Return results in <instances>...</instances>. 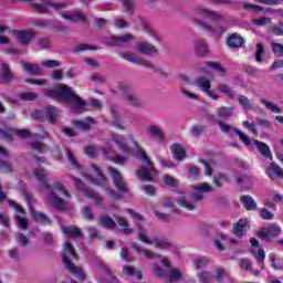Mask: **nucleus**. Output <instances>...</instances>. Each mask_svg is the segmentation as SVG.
<instances>
[{"mask_svg": "<svg viewBox=\"0 0 283 283\" xmlns=\"http://www.w3.org/2000/svg\"><path fill=\"white\" fill-rule=\"evenodd\" d=\"M45 96H49V98H53L54 101H63L64 103H70L75 114H83L87 107V102L81 98V96L76 95L72 86L65 84H61L54 90L45 91Z\"/></svg>", "mask_w": 283, "mask_h": 283, "instance_id": "nucleus-1", "label": "nucleus"}, {"mask_svg": "<svg viewBox=\"0 0 283 283\" xmlns=\"http://www.w3.org/2000/svg\"><path fill=\"white\" fill-rule=\"evenodd\" d=\"M198 19H208L209 21H222V14L219 12H216L211 9L207 8H197L192 12V20L201 28V30H205L208 32V34H211V36H222L227 32V29L222 25H218L217 28L211 27L209 23L198 20Z\"/></svg>", "mask_w": 283, "mask_h": 283, "instance_id": "nucleus-2", "label": "nucleus"}, {"mask_svg": "<svg viewBox=\"0 0 283 283\" xmlns=\"http://www.w3.org/2000/svg\"><path fill=\"white\" fill-rule=\"evenodd\" d=\"M213 191H216V189L207 182L197 184L192 186L191 200L187 199L185 195H179V197L176 198V202L179 207H182V209L193 211V209H196V202L202 200L205 193H213Z\"/></svg>", "mask_w": 283, "mask_h": 283, "instance_id": "nucleus-3", "label": "nucleus"}, {"mask_svg": "<svg viewBox=\"0 0 283 283\" xmlns=\"http://www.w3.org/2000/svg\"><path fill=\"white\" fill-rule=\"evenodd\" d=\"M112 143L114 145H117L119 151H123V154H127L128 156L132 154V148L127 146V142H125V137L118 134H113L111 139L108 140V145L102 148V153H103V156H105V158H108L113 163H116V165H123V163H125L127 158L120 155H116V151L112 149Z\"/></svg>", "mask_w": 283, "mask_h": 283, "instance_id": "nucleus-4", "label": "nucleus"}, {"mask_svg": "<svg viewBox=\"0 0 283 283\" xmlns=\"http://www.w3.org/2000/svg\"><path fill=\"white\" fill-rule=\"evenodd\" d=\"M135 147H137L138 151L142 155V161L144 163V165H146L142 166L140 169L137 170V178H139L142 182H153L154 178L158 176V172L154 167V163H151L149 156H147V153H145V150L142 149L138 143H135Z\"/></svg>", "mask_w": 283, "mask_h": 283, "instance_id": "nucleus-5", "label": "nucleus"}, {"mask_svg": "<svg viewBox=\"0 0 283 283\" xmlns=\"http://www.w3.org/2000/svg\"><path fill=\"white\" fill-rule=\"evenodd\" d=\"M63 251L64 254L62 255V260L67 271H70L73 275H76V277H78L80 280H85V273H83V269L77 268L72 262V260H76V252L74 251V245L66 241L63 245Z\"/></svg>", "mask_w": 283, "mask_h": 283, "instance_id": "nucleus-6", "label": "nucleus"}, {"mask_svg": "<svg viewBox=\"0 0 283 283\" xmlns=\"http://www.w3.org/2000/svg\"><path fill=\"white\" fill-rule=\"evenodd\" d=\"M282 233V228L277 223H271L268 227L261 228L258 231V238L260 240H264L265 242H269L270 240H273V238H277Z\"/></svg>", "mask_w": 283, "mask_h": 283, "instance_id": "nucleus-7", "label": "nucleus"}, {"mask_svg": "<svg viewBox=\"0 0 283 283\" xmlns=\"http://www.w3.org/2000/svg\"><path fill=\"white\" fill-rule=\"evenodd\" d=\"M9 207L14 209L18 213L14 216V220H15V223L18 224V227L20 229H23V231H25V229H28V227H30V222L28 221V218H24L25 210H23V208L13 200H9Z\"/></svg>", "mask_w": 283, "mask_h": 283, "instance_id": "nucleus-8", "label": "nucleus"}, {"mask_svg": "<svg viewBox=\"0 0 283 283\" xmlns=\"http://www.w3.org/2000/svg\"><path fill=\"white\" fill-rule=\"evenodd\" d=\"M221 132H223V134H228V136H239L240 140L244 144V145H249V137H247V135L244 133H242V130L222 122V120H218L217 122Z\"/></svg>", "mask_w": 283, "mask_h": 283, "instance_id": "nucleus-9", "label": "nucleus"}, {"mask_svg": "<svg viewBox=\"0 0 283 283\" xmlns=\"http://www.w3.org/2000/svg\"><path fill=\"white\" fill-rule=\"evenodd\" d=\"M195 85H197L199 90L203 92V94H206L210 98H213V101H218V98H220V96H218L216 92L211 91V81L209 78L205 76L197 77L195 80Z\"/></svg>", "mask_w": 283, "mask_h": 283, "instance_id": "nucleus-10", "label": "nucleus"}, {"mask_svg": "<svg viewBox=\"0 0 283 283\" xmlns=\"http://www.w3.org/2000/svg\"><path fill=\"white\" fill-rule=\"evenodd\" d=\"M120 57L125 61H128V63H134V65H142L143 67H154L151 65V61L137 56L136 53H133L132 51H126L120 54Z\"/></svg>", "mask_w": 283, "mask_h": 283, "instance_id": "nucleus-11", "label": "nucleus"}, {"mask_svg": "<svg viewBox=\"0 0 283 283\" xmlns=\"http://www.w3.org/2000/svg\"><path fill=\"white\" fill-rule=\"evenodd\" d=\"M71 179L75 184L76 189H78L80 191H83L86 198H91V200H95V202L97 203L101 202L102 199L98 197V193L94 192L90 188H86L85 184H83V181L80 178L71 176Z\"/></svg>", "mask_w": 283, "mask_h": 283, "instance_id": "nucleus-12", "label": "nucleus"}, {"mask_svg": "<svg viewBox=\"0 0 283 283\" xmlns=\"http://www.w3.org/2000/svg\"><path fill=\"white\" fill-rule=\"evenodd\" d=\"M108 174L113 179L114 187H116L118 191H122V192L127 191V184H125L123 176H120V172L117 169L113 167H108Z\"/></svg>", "mask_w": 283, "mask_h": 283, "instance_id": "nucleus-13", "label": "nucleus"}, {"mask_svg": "<svg viewBox=\"0 0 283 283\" xmlns=\"http://www.w3.org/2000/svg\"><path fill=\"white\" fill-rule=\"evenodd\" d=\"M132 41H134V35L132 33H127L122 36H112L106 43L111 48H120L122 45H129Z\"/></svg>", "mask_w": 283, "mask_h": 283, "instance_id": "nucleus-14", "label": "nucleus"}, {"mask_svg": "<svg viewBox=\"0 0 283 283\" xmlns=\"http://www.w3.org/2000/svg\"><path fill=\"white\" fill-rule=\"evenodd\" d=\"M136 50L139 54H145L146 56H156L158 54V49L149 42L137 43Z\"/></svg>", "mask_w": 283, "mask_h": 283, "instance_id": "nucleus-15", "label": "nucleus"}, {"mask_svg": "<svg viewBox=\"0 0 283 283\" xmlns=\"http://www.w3.org/2000/svg\"><path fill=\"white\" fill-rule=\"evenodd\" d=\"M93 171H94L93 176L86 175L88 182L103 187L105 185V177L103 176V172H101V169L96 165L93 166Z\"/></svg>", "mask_w": 283, "mask_h": 283, "instance_id": "nucleus-16", "label": "nucleus"}, {"mask_svg": "<svg viewBox=\"0 0 283 283\" xmlns=\"http://www.w3.org/2000/svg\"><path fill=\"white\" fill-rule=\"evenodd\" d=\"M253 145H255L258 151L261 154V156H263V158L266 160H273V153L271 151V147H269V145L258 139L253 140Z\"/></svg>", "mask_w": 283, "mask_h": 283, "instance_id": "nucleus-17", "label": "nucleus"}, {"mask_svg": "<svg viewBox=\"0 0 283 283\" xmlns=\"http://www.w3.org/2000/svg\"><path fill=\"white\" fill-rule=\"evenodd\" d=\"M62 19H65L66 21H73V23H87V18L83 12H74L69 11L66 13H62Z\"/></svg>", "mask_w": 283, "mask_h": 283, "instance_id": "nucleus-18", "label": "nucleus"}, {"mask_svg": "<svg viewBox=\"0 0 283 283\" xmlns=\"http://www.w3.org/2000/svg\"><path fill=\"white\" fill-rule=\"evenodd\" d=\"M226 43L228 48L235 50L244 45V38H242V35H240L239 33H232L227 38Z\"/></svg>", "mask_w": 283, "mask_h": 283, "instance_id": "nucleus-19", "label": "nucleus"}, {"mask_svg": "<svg viewBox=\"0 0 283 283\" xmlns=\"http://www.w3.org/2000/svg\"><path fill=\"white\" fill-rule=\"evenodd\" d=\"M136 25H140V30H143L146 34H149V36H156V30L151 28V24H149V21L147 19L137 15L135 19Z\"/></svg>", "mask_w": 283, "mask_h": 283, "instance_id": "nucleus-20", "label": "nucleus"}, {"mask_svg": "<svg viewBox=\"0 0 283 283\" xmlns=\"http://www.w3.org/2000/svg\"><path fill=\"white\" fill-rule=\"evenodd\" d=\"M1 158H8V150L0 146V171L1 174H12V163L1 160Z\"/></svg>", "mask_w": 283, "mask_h": 283, "instance_id": "nucleus-21", "label": "nucleus"}, {"mask_svg": "<svg viewBox=\"0 0 283 283\" xmlns=\"http://www.w3.org/2000/svg\"><path fill=\"white\" fill-rule=\"evenodd\" d=\"M46 196L49 202H51L54 209H57L59 211H63V209H65V200L56 196V192H54V190H51Z\"/></svg>", "mask_w": 283, "mask_h": 283, "instance_id": "nucleus-22", "label": "nucleus"}, {"mask_svg": "<svg viewBox=\"0 0 283 283\" xmlns=\"http://www.w3.org/2000/svg\"><path fill=\"white\" fill-rule=\"evenodd\" d=\"M147 134L155 143H163L165 140V133L158 126H149Z\"/></svg>", "mask_w": 283, "mask_h": 283, "instance_id": "nucleus-23", "label": "nucleus"}, {"mask_svg": "<svg viewBox=\"0 0 283 283\" xmlns=\"http://www.w3.org/2000/svg\"><path fill=\"white\" fill-rule=\"evenodd\" d=\"M15 39L21 45H30L32 39H34V32L32 31H17Z\"/></svg>", "mask_w": 283, "mask_h": 283, "instance_id": "nucleus-24", "label": "nucleus"}, {"mask_svg": "<svg viewBox=\"0 0 283 283\" xmlns=\"http://www.w3.org/2000/svg\"><path fill=\"white\" fill-rule=\"evenodd\" d=\"M64 235H66V238H71V239H76V238H83V232L81 231V229L74 227V226H62L61 227Z\"/></svg>", "mask_w": 283, "mask_h": 283, "instance_id": "nucleus-25", "label": "nucleus"}, {"mask_svg": "<svg viewBox=\"0 0 283 283\" xmlns=\"http://www.w3.org/2000/svg\"><path fill=\"white\" fill-rule=\"evenodd\" d=\"M251 255H253L254 260L258 262L259 266H264V260H266V253L262 248H251Z\"/></svg>", "mask_w": 283, "mask_h": 283, "instance_id": "nucleus-26", "label": "nucleus"}, {"mask_svg": "<svg viewBox=\"0 0 283 283\" xmlns=\"http://www.w3.org/2000/svg\"><path fill=\"white\" fill-rule=\"evenodd\" d=\"M38 181H40L42 189H50V184L48 182V172L44 169L38 168L33 171Z\"/></svg>", "mask_w": 283, "mask_h": 283, "instance_id": "nucleus-27", "label": "nucleus"}, {"mask_svg": "<svg viewBox=\"0 0 283 283\" xmlns=\"http://www.w3.org/2000/svg\"><path fill=\"white\" fill-rule=\"evenodd\" d=\"M170 151L175 160H185V157L187 156L185 148L179 144H172L170 146Z\"/></svg>", "mask_w": 283, "mask_h": 283, "instance_id": "nucleus-28", "label": "nucleus"}, {"mask_svg": "<svg viewBox=\"0 0 283 283\" xmlns=\"http://www.w3.org/2000/svg\"><path fill=\"white\" fill-rule=\"evenodd\" d=\"M247 224H249L247 219H240L238 223L233 224V234L235 238H242L244 235V231H247Z\"/></svg>", "mask_w": 283, "mask_h": 283, "instance_id": "nucleus-29", "label": "nucleus"}, {"mask_svg": "<svg viewBox=\"0 0 283 283\" xmlns=\"http://www.w3.org/2000/svg\"><path fill=\"white\" fill-rule=\"evenodd\" d=\"M112 116H113V125L116 129H125L123 125V119H120V114L118 113V106L112 105L111 107Z\"/></svg>", "mask_w": 283, "mask_h": 283, "instance_id": "nucleus-30", "label": "nucleus"}, {"mask_svg": "<svg viewBox=\"0 0 283 283\" xmlns=\"http://www.w3.org/2000/svg\"><path fill=\"white\" fill-rule=\"evenodd\" d=\"M123 273L128 277H135V280H143V272L140 270H136L134 266L124 265Z\"/></svg>", "mask_w": 283, "mask_h": 283, "instance_id": "nucleus-31", "label": "nucleus"}, {"mask_svg": "<svg viewBox=\"0 0 283 283\" xmlns=\"http://www.w3.org/2000/svg\"><path fill=\"white\" fill-rule=\"evenodd\" d=\"M116 222L118 224V227H120V231L125 234V235H130V233H134V229L129 228V221H127V219L123 218V217H117Z\"/></svg>", "mask_w": 283, "mask_h": 283, "instance_id": "nucleus-32", "label": "nucleus"}, {"mask_svg": "<svg viewBox=\"0 0 283 283\" xmlns=\"http://www.w3.org/2000/svg\"><path fill=\"white\" fill-rule=\"evenodd\" d=\"M75 127H78V129H82L83 132H87L91 129L90 125H96V119L92 117H86L84 120H76L74 122Z\"/></svg>", "mask_w": 283, "mask_h": 283, "instance_id": "nucleus-33", "label": "nucleus"}, {"mask_svg": "<svg viewBox=\"0 0 283 283\" xmlns=\"http://www.w3.org/2000/svg\"><path fill=\"white\" fill-rule=\"evenodd\" d=\"M31 216L33 220L40 224H52V220H50V218H48L43 212L31 210Z\"/></svg>", "mask_w": 283, "mask_h": 283, "instance_id": "nucleus-34", "label": "nucleus"}, {"mask_svg": "<svg viewBox=\"0 0 283 283\" xmlns=\"http://www.w3.org/2000/svg\"><path fill=\"white\" fill-rule=\"evenodd\" d=\"M61 111L54 106H48L45 108V117L50 123H56V118H59Z\"/></svg>", "mask_w": 283, "mask_h": 283, "instance_id": "nucleus-35", "label": "nucleus"}, {"mask_svg": "<svg viewBox=\"0 0 283 283\" xmlns=\"http://www.w3.org/2000/svg\"><path fill=\"white\" fill-rule=\"evenodd\" d=\"M137 227L139 229L137 240H139L144 244H154V240L149 239L147 229L143 228V226L140 224H137Z\"/></svg>", "mask_w": 283, "mask_h": 283, "instance_id": "nucleus-36", "label": "nucleus"}, {"mask_svg": "<svg viewBox=\"0 0 283 283\" xmlns=\"http://www.w3.org/2000/svg\"><path fill=\"white\" fill-rule=\"evenodd\" d=\"M22 67L27 74H31L32 76H38L41 74V66L38 64L24 63L22 64Z\"/></svg>", "mask_w": 283, "mask_h": 283, "instance_id": "nucleus-37", "label": "nucleus"}, {"mask_svg": "<svg viewBox=\"0 0 283 283\" xmlns=\"http://www.w3.org/2000/svg\"><path fill=\"white\" fill-rule=\"evenodd\" d=\"M195 52L198 54V56H205L209 50L207 49V42L203 40H197L195 42Z\"/></svg>", "mask_w": 283, "mask_h": 283, "instance_id": "nucleus-38", "label": "nucleus"}, {"mask_svg": "<svg viewBox=\"0 0 283 283\" xmlns=\"http://www.w3.org/2000/svg\"><path fill=\"white\" fill-rule=\"evenodd\" d=\"M98 222L101 227H104V229H114V227H116V221H114L109 216L99 217Z\"/></svg>", "mask_w": 283, "mask_h": 283, "instance_id": "nucleus-39", "label": "nucleus"}, {"mask_svg": "<svg viewBox=\"0 0 283 283\" xmlns=\"http://www.w3.org/2000/svg\"><path fill=\"white\" fill-rule=\"evenodd\" d=\"M132 248L134 249V251H137V253L145 255V258H147V260H154V258H156V254L151 252V250H147V249H143V247L134 243L132 245Z\"/></svg>", "mask_w": 283, "mask_h": 283, "instance_id": "nucleus-40", "label": "nucleus"}, {"mask_svg": "<svg viewBox=\"0 0 283 283\" xmlns=\"http://www.w3.org/2000/svg\"><path fill=\"white\" fill-rule=\"evenodd\" d=\"M260 103L264 105V107H266L270 112H272V114H282V108L273 104L271 101L261 98Z\"/></svg>", "mask_w": 283, "mask_h": 283, "instance_id": "nucleus-41", "label": "nucleus"}, {"mask_svg": "<svg viewBox=\"0 0 283 283\" xmlns=\"http://www.w3.org/2000/svg\"><path fill=\"white\" fill-rule=\"evenodd\" d=\"M153 244H154L155 249H171L174 247L171 244V242H169V240L158 239V238H155L153 240Z\"/></svg>", "mask_w": 283, "mask_h": 283, "instance_id": "nucleus-42", "label": "nucleus"}, {"mask_svg": "<svg viewBox=\"0 0 283 283\" xmlns=\"http://www.w3.org/2000/svg\"><path fill=\"white\" fill-rule=\"evenodd\" d=\"M234 108L233 107H220L217 109V114L219 118H231L233 116Z\"/></svg>", "mask_w": 283, "mask_h": 283, "instance_id": "nucleus-43", "label": "nucleus"}, {"mask_svg": "<svg viewBox=\"0 0 283 283\" xmlns=\"http://www.w3.org/2000/svg\"><path fill=\"white\" fill-rule=\"evenodd\" d=\"M207 67L214 70L219 74V76H224V74H227V69H224L218 62H207Z\"/></svg>", "mask_w": 283, "mask_h": 283, "instance_id": "nucleus-44", "label": "nucleus"}, {"mask_svg": "<svg viewBox=\"0 0 283 283\" xmlns=\"http://www.w3.org/2000/svg\"><path fill=\"white\" fill-rule=\"evenodd\" d=\"M218 90L221 92V94H226L228 98H235V92H233V88L230 87L227 84H219Z\"/></svg>", "mask_w": 283, "mask_h": 283, "instance_id": "nucleus-45", "label": "nucleus"}, {"mask_svg": "<svg viewBox=\"0 0 283 283\" xmlns=\"http://www.w3.org/2000/svg\"><path fill=\"white\" fill-rule=\"evenodd\" d=\"M53 189L60 193V196H63L65 200H70L71 196L67 189H65V185L62 182H57L53 186Z\"/></svg>", "mask_w": 283, "mask_h": 283, "instance_id": "nucleus-46", "label": "nucleus"}, {"mask_svg": "<svg viewBox=\"0 0 283 283\" xmlns=\"http://www.w3.org/2000/svg\"><path fill=\"white\" fill-rule=\"evenodd\" d=\"M125 96L127 103L130 104L133 107H139V105H143V102H140L135 93H126Z\"/></svg>", "mask_w": 283, "mask_h": 283, "instance_id": "nucleus-47", "label": "nucleus"}, {"mask_svg": "<svg viewBox=\"0 0 283 283\" xmlns=\"http://www.w3.org/2000/svg\"><path fill=\"white\" fill-rule=\"evenodd\" d=\"M1 80L4 83H10V81L12 80V72H10V65L8 64L2 65Z\"/></svg>", "mask_w": 283, "mask_h": 283, "instance_id": "nucleus-48", "label": "nucleus"}, {"mask_svg": "<svg viewBox=\"0 0 283 283\" xmlns=\"http://www.w3.org/2000/svg\"><path fill=\"white\" fill-rule=\"evenodd\" d=\"M227 181H229V177L224 174H219L213 177V185L218 188L222 187Z\"/></svg>", "mask_w": 283, "mask_h": 283, "instance_id": "nucleus-49", "label": "nucleus"}, {"mask_svg": "<svg viewBox=\"0 0 283 283\" xmlns=\"http://www.w3.org/2000/svg\"><path fill=\"white\" fill-rule=\"evenodd\" d=\"M10 134H15L19 138H30L31 133L29 129H17L11 128L9 129Z\"/></svg>", "mask_w": 283, "mask_h": 283, "instance_id": "nucleus-50", "label": "nucleus"}, {"mask_svg": "<svg viewBox=\"0 0 283 283\" xmlns=\"http://www.w3.org/2000/svg\"><path fill=\"white\" fill-rule=\"evenodd\" d=\"M202 132H205V125L202 124H197L190 127V133L195 138L202 136Z\"/></svg>", "mask_w": 283, "mask_h": 283, "instance_id": "nucleus-51", "label": "nucleus"}, {"mask_svg": "<svg viewBox=\"0 0 283 283\" xmlns=\"http://www.w3.org/2000/svg\"><path fill=\"white\" fill-rule=\"evenodd\" d=\"M166 277H168L169 282H178V280L182 277V274L180 273V271L171 269L170 272L167 273Z\"/></svg>", "mask_w": 283, "mask_h": 283, "instance_id": "nucleus-52", "label": "nucleus"}, {"mask_svg": "<svg viewBox=\"0 0 283 283\" xmlns=\"http://www.w3.org/2000/svg\"><path fill=\"white\" fill-rule=\"evenodd\" d=\"M198 277L200 283H211L213 281V276L207 271H201Z\"/></svg>", "mask_w": 283, "mask_h": 283, "instance_id": "nucleus-53", "label": "nucleus"}, {"mask_svg": "<svg viewBox=\"0 0 283 283\" xmlns=\"http://www.w3.org/2000/svg\"><path fill=\"white\" fill-rule=\"evenodd\" d=\"M259 216L262 220H273V218H275V214H273L266 208L259 209Z\"/></svg>", "mask_w": 283, "mask_h": 283, "instance_id": "nucleus-54", "label": "nucleus"}, {"mask_svg": "<svg viewBox=\"0 0 283 283\" xmlns=\"http://www.w3.org/2000/svg\"><path fill=\"white\" fill-rule=\"evenodd\" d=\"M31 147L35 151H40V154H45V151H48V146H45V144H43L41 142H33L31 144Z\"/></svg>", "mask_w": 283, "mask_h": 283, "instance_id": "nucleus-55", "label": "nucleus"}, {"mask_svg": "<svg viewBox=\"0 0 283 283\" xmlns=\"http://www.w3.org/2000/svg\"><path fill=\"white\" fill-rule=\"evenodd\" d=\"M209 264V259L207 256H201L195 261L196 269H205Z\"/></svg>", "mask_w": 283, "mask_h": 283, "instance_id": "nucleus-56", "label": "nucleus"}, {"mask_svg": "<svg viewBox=\"0 0 283 283\" xmlns=\"http://www.w3.org/2000/svg\"><path fill=\"white\" fill-rule=\"evenodd\" d=\"M41 65L43 67H48L49 70H52L54 67H61V63L56 60L43 61V62H41Z\"/></svg>", "mask_w": 283, "mask_h": 283, "instance_id": "nucleus-57", "label": "nucleus"}, {"mask_svg": "<svg viewBox=\"0 0 283 283\" xmlns=\"http://www.w3.org/2000/svg\"><path fill=\"white\" fill-rule=\"evenodd\" d=\"M264 54V44L258 43L256 44V52H255V61L258 63H262V55Z\"/></svg>", "mask_w": 283, "mask_h": 283, "instance_id": "nucleus-58", "label": "nucleus"}, {"mask_svg": "<svg viewBox=\"0 0 283 283\" xmlns=\"http://www.w3.org/2000/svg\"><path fill=\"white\" fill-rule=\"evenodd\" d=\"M85 154L90 158H96V156H98V148H96V146L88 145L85 149Z\"/></svg>", "mask_w": 283, "mask_h": 283, "instance_id": "nucleus-59", "label": "nucleus"}, {"mask_svg": "<svg viewBox=\"0 0 283 283\" xmlns=\"http://www.w3.org/2000/svg\"><path fill=\"white\" fill-rule=\"evenodd\" d=\"M38 45H39L40 50H48V48H50V45H52V42H51L50 38H41L38 42Z\"/></svg>", "mask_w": 283, "mask_h": 283, "instance_id": "nucleus-60", "label": "nucleus"}, {"mask_svg": "<svg viewBox=\"0 0 283 283\" xmlns=\"http://www.w3.org/2000/svg\"><path fill=\"white\" fill-rule=\"evenodd\" d=\"M163 180H164L165 185H168V187H178V181L169 175H165L163 177Z\"/></svg>", "mask_w": 283, "mask_h": 283, "instance_id": "nucleus-61", "label": "nucleus"}, {"mask_svg": "<svg viewBox=\"0 0 283 283\" xmlns=\"http://www.w3.org/2000/svg\"><path fill=\"white\" fill-rule=\"evenodd\" d=\"M272 52H274L276 56H283V45L277 42H272Z\"/></svg>", "mask_w": 283, "mask_h": 283, "instance_id": "nucleus-62", "label": "nucleus"}, {"mask_svg": "<svg viewBox=\"0 0 283 283\" xmlns=\"http://www.w3.org/2000/svg\"><path fill=\"white\" fill-rule=\"evenodd\" d=\"M120 258L122 260H125V262H134L135 260L134 256L129 254V251L127 250V248H122Z\"/></svg>", "mask_w": 283, "mask_h": 283, "instance_id": "nucleus-63", "label": "nucleus"}, {"mask_svg": "<svg viewBox=\"0 0 283 283\" xmlns=\"http://www.w3.org/2000/svg\"><path fill=\"white\" fill-rule=\"evenodd\" d=\"M227 239L221 237V240H214V247L218 251H224V244H227Z\"/></svg>", "mask_w": 283, "mask_h": 283, "instance_id": "nucleus-64", "label": "nucleus"}]
</instances>
